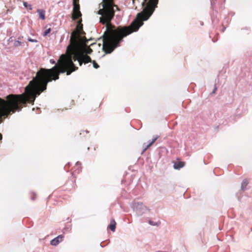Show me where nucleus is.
<instances>
[{
    "instance_id": "nucleus-22",
    "label": "nucleus",
    "mask_w": 252,
    "mask_h": 252,
    "mask_svg": "<svg viewBox=\"0 0 252 252\" xmlns=\"http://www.w3.org/2000/svg\"><path fill=\"white\" fill-rule=\"evenodd\" d=\"M50 62H51L52 63H53V64H54V63H55V65L57 63H55V62L54 61H53L52 60H50Z\"/></svg>"
},
{
    "instance_id": "nucleus-24",
    "label": "nucleus",
    "mask_w": 252,
    "mask_h": 252,
    "mask_svg": "<svg viewBox=\"0 0 252 252\" xmlns=\"http://www.w3.org/2000/svg\"><path fill=\"white\" fill-rule=\"evenodd\" d=\"M95 44V43L91 44L90 45L93 46V45Z\"/></svg>"
},
{
    "instance_id": "nucleus-19",
    "label": "nucleus",
    "mask_w": 252,
    "mask_h": 252,
    "mask_svg": "<svg viewBox=\"0 0 252 252\" xmlns=\"http://www.w3.org/2000/svg\"><path fill=\"white\" fill-rule=\"evenodd\" d=\"M149 223L151 225H158V223H154L153 221H151V220H149Z\"/></svg>"
},
{
    "instance_id": "nucleus-7",
    "label": "nucleus",
    "mask_w": 252,
    "mask_h": 252,
    "mask_svg": "<svg viewBox=\"0 0 252 252\" xmlns=\"http://www.w3.org/2000/svg\"><path fill=\"white\" fill-rule=\"evenodd\" d=\"M63 235H60L51 241V244L53 246H56L63 240Z\"/></svg>"
},
{
    "instance_id": "nucleus-8",
    "label": "nucleus",
    "mask_w": 252,
    "mask_h": 252,
    "mask_svg": "<svg viewBox=\"0 0 252 252\" xmlns=\"http://www.w3.org/2000/svg\"><path fill=\"white\" fill-rule=\"evenodd\" d=\"M103 5L108 7L110 10H114L113 0H103Z\"/></svg>"
},
{
    "instance_id": "nucleus-17",
    "label": "nucleus",
    "mask_w": 252,
    "mask_h": 252,
    "mask_svg": "<svg viewBox=\"0 0 252 252\" xmlns=\"http://www.w3.org/2000/svg\"><path fill=\"white\" fill-rule=\"evenodd\" d=\"M36 197V195L34 193H32L31 194V199L32 200H34L35 199Z\"/></svg>"
},
{
    "instance_id": "nucleus-14",
    "label": "nucleus",
    "mask_w": 252,
    "mask_h": 252,
    "mask_svg": "<svg viewBox=\"0 0 252 252\" xmlns=\"http://www.w3.org/2000/svg\"><path fill=\"white\" fill-rule=\"evenodd\" d=\"M248 183V181L247 179H245L243 181L241 185V188L243 190H244L246 189Z\"/></svg>"
},
{
    "instance_id": "nucleus-5",
    "label": "nucleus",
    "mask_w": 252,
    "mask_h": 252,
    "mask_svg": "<svg viewBox=\"0 0 252 252\" xmlns=\"http://www.w3.org/2000/svg\"><path fill=\"white\" fill-rule=\"evenodd\" d=\"M82 19L78 22L76 29L72 33L70 36V44H73L79 41L84 40L85 32L83 30V24L81 23Z\"/></svg>"
},
{
    "instance_id": "nucleus-9",
    "label": "nucleus",
    "mask_w": 252,
    "mask_h": 252,
    "mask_svg": "<svg viewBox=\"0 0 252 252\" xmlns=\"http://www.w3.org/2000/svg\"><path fill=\"white\" fill-rule=\"evenodd\" d=\"M185 165V162L183 161L175 162L174 164V168L176 169H180L183 167Z\"/></svg>"
},
{
    "instance_id": "nucleus-18",
    "label": "nucleus",
    "mask_w": 252,
    "mask_h": 252,
    "mask_svg": "<svg viewBox=\"0 0 252 252\" xmlns=\"http://www.w3.org/2000/svg\"><path fill=\"white\" fill-rule=\"evenodd\" d=\"M28 40L30 42H37V40L36 39H32L31 38H29Z\"/></svg>"
},
{
    "instance_id": "nucleus-6",
    "label": "nucleus",
    "mask_w": 252,
    "mask_h": 252,
    "mask_svg": "<svg viewBox=\"0 0 252 252\" xmlns=\"http://www.w3.org/2000/svg\"><path fill=\"white\" fill-rule=\"evenodd\" d=\"M73 8L72 14V18L73 20H77L82 16L80 11V5L79 3H73Z\"/></svg>"
},
{
    "instance_id": "nucleus-21",
    "label": "nucleus",
    "mask_w": 252,
    "mask_h": 252,
    "mask_svg": "<svg viewBox=\"0 0 252 252\" xmlns=\"http://www.w3.org/2000/svg\"><path fill=\"white\" fill-rule=\"evenodd\" d=\"M79 0H73V3H79Z\"/></svg>"
},
{
    "instance_id": "nucleus-23",
    "label": "nucleus",
    "mask_w": 252,
    "mask_h": 252,
    "mask_svg": "<svg viewBox=\"0 0 252 252\" xmlns=\"http://www.w3.org/2000/svg\"><path fill=\"white\" fill-rule=\"evenodd\" d=\"M2 138V135L1 133H0V142H1Z\"/></svg>"
},
{
    "instance_id": "nucleus-11",
    "label": "nucleus",
    "mask_w": 252,
    "mask_h": 252,
    "mask_svg": "<svg viewBox=\"0 0 252 252\" xmlns=\"http://www.w3.org/2000/svg\"><path fill=\"white\" fill-rule=\"evenodd\" d=\"M23 38V37H18V40H15L14 42V46L16 47L22 45L23 43L21 42V40H22Z\"/></svg>"
},
{
    "instance_id": "nucleus-4",
    "label": "nucleus",
    "mask_w": 252,
    "mask_h": 252,
    "mask_svg": "<svg viewBox=\"0 0 252 252\" xmlns=\"http://www.w3.org/2000/svg\"><path fill=\"white\" fill-rule=\"evenodd\" d=\"M87 42L88 40L86 37H84V40L73 44H69L67 47V53H69V51L72 50L84 55L91 54L93 50L88 46Z\"/></svg>"
},
{
    "instance_id": "nucleus-25",
    "label": "nucleus",
    "mask_w": 252,
    "mask_h": 252,
    "mask_svg": "<svg viewBox=\"0 0 252 252\" xmlns=\"http://www.w3.org/2000/svg\"><path fill=\"white\" fill-rule=\"evenodd\" d=\"M76 166H77V167H79V165H78V164H77Z\"/></svg>"
},
{
    "instance_id": "nucleus-15",
    "label": "nucleus",
    "mask_w": 252,
    "mask_h": 252,
    "mask_svg": "<svg viewBox=\"0 0 252 252\" xmlns=\"http://www.w3.org/2000/svg\"><path fill=\"white\" fill-rule=\"evenodd\" d=\"M51 31V29H50V28H49V29H47V30L44 32V33H43V35H44V36H46V35H47V34L50 32Z\"/></svg>"
},
{
    "instance_id": "nucleus-12",
    "label": "nucleus",
    "mask_w": 252,
    "mask_h": 252,
    "mask_svg": "<svg viewBox=\"0 0 252 252\" xmlns=\"http://www.w3.org/2000/svg\"><path fill=\"white\" fill-rule=\"evenodd\" d=\"M158 138V137H156L153 138L152 141L145 147L143 152H145L150 147H151L156 142Z\"/></svg>"
},
{
    "instance_id": "nucleus-16",
    "label": "nucleus",
    "mask_w": 252,
    "mask_h": 252,
    "mask_svg": "<svg viewBox=\"0 0 252 252\" xmlns=\"http://www.w3.org/2000/svg\"><path fill=\"white\" fill-rule=\"evenodd\" d=\"M92 63L93 64V66L95 68L97 69L99 67V65L95 62V61H93Z\"/></svg>"
},
{
    "instance_id": "nucleus-26",
    "label": "nucleus",
    "mask_w": 252,
    "mask_h": 252,
    "mask_svg": "<svg viewBox=\"0 0 252 252\" xmlns=\"http://www.w3.org/2000/svg\"><path fill=\"white\" fill-rule=\"evenodd\" d=\"M215 90H216V88H215V90H214V91L213 93H214V92H215Z\"/></svg>"
},
{
    "instance_id": "nucleus-2",
    "label": "nucleus",
    "mask_w": 252,
    "mask_h": 252,
    "mask_svg": "<svg viewBox=\"0 0 252 252\" xmlns=\"http://www.w3.org/2000/svg\"><path fill=\"white\" fill-rule=\"evenodd\" d=\"M103 8L99 10L98 14L101 15L100 22L106 24V31L103 36V49L106 53H111L119 46L124 37L137 31L140 27L136 21H133L128 26L116 27L111 24L115 11L103 5Z\"/></svg>"
},
{
    "instance_id": "nucleus-3",
    "label": "nucleus",
    "mask_w": 252,
    "mask_h": 252,
    "mask_svg": "<svg viewBox=\"0 0 252 252\" xmlns=\"http://www.w3.org/2000/svg\"><path fill=\"white\" fill-rule=\"evenodd\" d=\"M146 0H144V2H145ZM158 1V0H149L146 7L144 8L141 12L137 14V20H135V21H136L138 24H140V26L143 24L142 21L147 20L152 14L155 8L157 6Z\"/></svg>"
},
{
    "instance_id": "nucleus-20",
    "label": "nucleus",
    "mask_w": 252,
    "mask_h": 252,
    "mask_svg": "<svg viewBox=\"0 0 252 252\" xmlns=\"http://www.w3.org/2000/svg\"><path fill=\"white\" fill-rule=\"evenodd\" d=\"M136 204L137 207L142 206L143 205L142 203H137Z\"/></svg>"
},
{
    "instance_id": "nucleus-13",
    "label": "nucleus",
    "mask_w": 252,
    "mask_h": 252,
    "mask_svg": "<svg viewBox=\"0 0 252 252\" xmlns=\"http://www.w3.org/2000/svg\"><path fill=\"white\" fill-rule=\"evenodd\" d=\"M37 12L39 14V17L42 19V20H44L45 18V11L43 10H40V9H38L37 10Z\"/></svg>"
},
{
    "instance_id": "nucleus-10",
    "label": "nucleus",
    "mask_w": 252,
    "mask_h": 252,
    "mask_svg": "<svg viewBox=\"0 0 252 252\" xmlns=\"http://www.w3.org/2000/svg\"><path fill=\"white\" fill-rule=\"evenodd\" d=\"M116 222L114 219H112L110 221V224L108 226V227L110 228L111 230L112 231H115L116 228Z\"/></svg>"
},
{
    "instance_id": "nucleus-1",
    "label": "nucleus",
    "mask_w": 252,
    "mask_h": 252,
    "mask_svg": "<svg viewBox=\"0 0 252 252\" xmlns=\"http://www.w3.org/2000/svg\"><path fill=\"white\" fill-rule=\"evenodd\" d=\"M78 61L79 65L83 63L92 62V59L87 55L70 50L69 53L62 55L57 63L50 69L41 68L36 76L31 81L25 88V93L21 94H9L6 99L0 97V124L16 111H20L27 103H33L36 97L45 91L49 82L59 79L60 73H66L67 75L78 68L73 61Z\"/></svg>"
}]
</instances>
